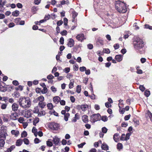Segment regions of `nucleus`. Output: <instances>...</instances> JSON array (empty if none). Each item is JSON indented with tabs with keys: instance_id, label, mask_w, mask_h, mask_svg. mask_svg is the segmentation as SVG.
I'll use <instances>...</instances> for the list:
<instances>
[{
	"instance_id": "nucleus-1",
	"label": "nucleus",
	"mask_w": 152,
	"mask_h": 152,
	"mask_svg": "<svg viewBox=\"0 0 152 152\" xmlns=\"http://www.w3.org/2000/svg\"><path fill=\"white\" fill-rule=\"evenodd\" d=\"M134 46L135 49L137 52L140 54H142L145 52L143 48V42L142 40L139 37H137L134 41Z\"/></svg>"
},
{
	"instance_id": "nucleus-2",
	"label": "nucleus",
	"mask_w": 152,
	"mask_h": 152,
	"mask_svg": "<svg viewBox=\"0 0 152 152\" xmlns=\"http://www.w3.org/2000/svg\"><path fill=\"white\" fill-rule=\"evenodd\" d=\"M18 102L20 106L24 109L29 108L31 106V101L29 98L22 97L19 98Z\"/></svg>"
},
{
	"instance_id": "nucleus-3",
	"label": "nucleus",
	"mask_w": 152,
	"mask_h": 152,
	"mask_svg": "<svg viewBox=\"0 0 152 152\" xmlns=\"http://www.w3.org/2000/svg\"><path fill=\"white\" fill-rule=\"evenodd\" d=\"M115 9L120 13H124L127 11L126 4L123 2L117 1L115 3Z\"/></svg>"
},
{
	"instance_id": "nucleus-4",
	"label": "nucleus",
	"mask_w": 152,
	"mask_h": 152,
	"mask_svg": "<svg viewBox=\"0 0 152 152\" xmlns=\"http://www.w3.org/2000/svg\"><path fill=\"white\" fill-rule=\"evenodd\" d=\"M103 0H94V7L96 11H102L104 9Z\"/></svg>"
},
{
	"instance_id": "nucleus-5",
	"label": "nucleus",
	"mask_w": 152,
	"mask_h": 152,
	"mask_svg": "<svg viewBox=\"0 0 152 152\" xmlns=\"http://www.w3.org/2000/svg\"><path fill=\"white\" fill-rule=\"evenodd\" d=\"M101 118V115L99 113L94 114L90 116V121L91 122L94 123L99 121Z\"/></svg>"
},
{
	"instance_id": "nucleus-6",
	"label": "nucleus",
	"mask_w": 152,
	"mask_h": 152,
	"mask_svg": "<svg viewBox=\"0 0 152 152\" xmlns=\"http://www.w3.org/2000/svg\"><path fill=\"white\" fill-rule=\"evenodd\" d=\"M49 128L53 130H57L59 128V125L54 122H51L48 125Z\"/></svg>"
},
{
	"instance_id": "nucleus-7",
	"label": "nucleus",
	"mask_w": 152,
	"mask_h": 152,
	"mask_svg": "<svg viewBox=\"0 0 152 152\" xmlns=\"http://www.w3.org/2000/svg\"><path fill=\"white\" fill-rule=\"evenodd\" d=\"M76 38L79 41H82L84 39H85V38L84 36V34H83L77 35Z\"/></svg>"
},
{
	"instance_id": "nucleus-8",
	"label": "nucleus",
	"mask_w": 152,
	"mask_h": 152,
	"mask_svg": "<svg viewBox=\"0 0 152 152\" xmlns=\"http://www.w3.org/2000/svg\"><path fill=\"white\" fill-rule=\"evenodd\" d=\"M74 45V41L72 38L68 39V42L67 44L68 46L70 47H72Z\"/></svg>"
},
{
	"instance_id": "nucleus-9",
	"label": "nucleus",
	"mask_w": 152,
	"mask_h": 152,
	"mask_svg": "<svg viewBox=\"0 0 152 152\" xmlns=\"http://www.w3.org/2000/svg\"><path fill=\"white\" fill-rule=\"evenodd\" d=\"M19 107L18 105L16 103H14L12 105V110L15 112L17 111Z\"/></svg>"
},
{
	"instance_id": "nucleus-10",
	"label": "nucleus",
	"mask_w": 152,
	"mask_h": 152,
	"mask_svg": "<svg viewBox=\"0 0 152 152\" xmlns=\"http://www.w3.org/2000/svg\"><path fill=\"white\" fill-rule=\"evenodd\" d=\"M18 116L16 113H12L10 115V119L12 120H17Z\"/></svg>"
},
{
	"instance_id": "nucleus-11",
	"label": "nucleus",
	"mask_w": 152,
	"mask_h": 152,
	"mask_svg": "<svg viewBox=\"0 0 152 152\" xmlns=\"http://www.w3.org/2000/svg\"><path fill=\"white\" fill-rule=\"evenodd\" d=\"M53 141L54 143L56 145H58L60 142L59 139L56 136L53 137Z\"/></svg>"
},
{
	"instance_id": "nucleus-12",
	"label": "nucleus",
	"mask_w": 152,
	"mask_h": 152,
	"mask_svg": "<svg viewBox=\"0 0 152 152\" xmlns=\"http://www.w3.org/2000/svg\"><path fill=\"white\" fill-rule=\"evenodd\" d=\"M115 59L118 62L121 61L123 59V56L121 55H116L115 58Z\"/></svg>"
},
{
	"instance_id": "nucleus-13",
	"label": "nucleus",
	"mask_w": 152,
	"mask_h": 152,
	"mask_svg": "<svg viewBox=\"0 0 152 152\" xmlns=\"http://www.w3.org/2000/svg\"><path fill=\"white\" fill-rule=\"evenodd\" d=\"M60 100V98L58 96L54 97L53 99V102L56 104H58Z\"/></svg>"
},
{
	"instance_id": "nucleus-14",
	"label": "nucleus",
	"mask_w": 152,
	"mask_h": 152,
	"mask_svg": "<svg viewBox=\"0 0 152 152\" xmlns=\"http://www.w3.org/2000/svg\"><path fill=\"white\" fill-rule=\"evenodd\" d=\"M82 119L83 121L85 123H87L88 122V116L86 115H84L82 117Z\"/></svg>"
},
{
	"instance_id": "nucleus-15",
	"label": "nucleus",
	"mask_w": 152,
	"mask_h": 152,
	"mask_svg": "<svg viewBox=\"0 0 152 152\" xmlns=\"http://www.w3.org/2000/svg\"><path fill=\"white\" fill-rule=\"evenodd\" d=\"M101 148L102 149L105 151L108 150L109 148L108 146L105 143H103L102 144Z\"/></svg>"
},
{
	"instance_id": "nucleus-16",
	"label": "nucleus",
	"mask_w": 152,
	"mask_h": 152,
	"mask_svg": "<svg viewBox=\"0 0 152 152\" xmlns=\"http://www.w3.org/2000/svg\"><path fill=\"white\" fill-rule=\"evenodd\" d=\"M23 142V140H22L21 139L18 140L16 142V145L18 146H20L22 144Z\"/></svg>"
},
{
	"instance_id": "nucleus-17",
	"label": "nucleus",
	"mask_w": 152,
	"mask_h": 152,
	"mask_svg": "<svg viewBox=\"0 0 152 152\" xmlns=\"http://www.w3.org/2000/svg\"><path fill=\"white\" fill-rule=\"evenodd\" d=\"M119 134L118 133L115 134L113 136V139L116 142H118V141L119 139Z\"/></svg>"
},
{
	"instance_id": "nucleus-18",
	"label": "nucleus",
	"mask_w": 152,
	"mask_h": 152,
	"mask_svg": "<svg viewBox=\"0 0 152 152\" xmlns=\"http://www.w3.org/2000/svg\"><path fill=\"white\" fill-rule=\"evenodd\" d=\"M11 133L12 134L14 135L15 137H17L19 134V132L18 130H13L11 131Z\"/></svg>"
},
{
	"instance_id": "nucleus-19",
	"label": "nucleus",
	"mask_w": 152,
	"mask_h": 152,
	"mask_svg": "<svg viewBox=\"0 0 152 152\" xmlns=\"http://www.w3.org/2000/svg\"><path fill=\"white\" fill-rule=\"evenodd\" d=\"M38 104L41 108H43L46 106V104L44 102H39Z\"/></svg>"
},
{
	"instance_id": "nucleus-20",
	"label": "nucleus",
	"mask_w": 152,
	"mask_h": 152,
	"mask_svg": "<svg viewBox=\"0 0 152 152\" xmlns=\"http://www.w3.org/2000/svg\"><path fill=\"white\" fill-rule=\"evenodd\" d=\"M60 3L62 5H63L65 4L68 5L69 4V1L68 0H66V1L63 0L60 1Z\"/></svg>"
},
{
	"instance_id": "nucleus-21",
	"label": "nucleus",
	"mask_w": 152,
	"mask_h": 152,
	"mask_svg": "<svg viewBox=\"0 0 152 152\" xmlns=\"http://www.w3.org/2000/svg\"><path fill=\"white\" fill-rule=\"evenodd\" d=\"M31 116V114L29 111L26 112L25 114V117L27 118H28Z\"/></svg>"
},
{
	"instance_id": "nucleus-22",
	"label": "nucleus",
	"mask_w": 152,
	"mask_h": 152,
	"mask_svg": "<svg viewBox=\"0 0 152 152\" xmlns=\"http://www.w3.org/2000/svg\"><path fill=\"white\" fill-rule=\"evenodd\" d=\"M88 107V106L87 104L82 105V110L83 111H85L87 110Z\"/></svg>"
},
{
	"instance_id": "nucleus-23",
	"label": "nucleus",
	"mask_w": 152,
	"mask_h": 152,
	"mask_svg": "<svg viewBox=\"0 0 152 152\" xmlns=\"http://www.w3.org/2000/svg\"><path fill=\"white\" fill-rule=\"evenodd\" d=\"M70 114L68 113H66V114L64 115V119L66 121H67L68 120V118L69 117Z\"/></svg>"
},
{
	"instance_id": "nucleus-24",
	"label": "nucleus",
	"mask_w": 152,
	"mask_h": 152,
	"mask_svg": "<svg viewBox=\"0 0 152 152\" xmlns=\"http://www.w3.org/2000/svg\"><path fill=\"white\" fill-rule=\"evenodd\" d=\"M39 121V118L37 117L35 118L33 122V124L34 125L36 126V124Z\"/></svg>"
},
{
	"instance_id": "nucleus-25",
	"label": "nucleus",
	"mask_w": 152,
	"mask_h": 152,
	"mask_svg": "<svg viewBox=\"0 0 152 152\" xmlns=\"http://www.w3.org/2000/svg\"><path fill=\"white\" fill-rule=\"evenodd\" d=\"M15 145H12L10 146V147L8 148L7 151V152H11L15 148Z\"/></svg>"
},
{
	"instance_id": "nucleus-26",
	"label": "nucleus",
	"mask_w": 152,
	"mask_h": 152,
	"mask_svg": "<svg viewBox=\"0 0 152 152\" xmlns=\"http://www.w3.org/2000/svg\"><path fill=\"white\" fill-rule=\"evenodd\" d=\"M45 111L44 110H42L40 112H39L38 113V117H41L42 116L44 115H45Z\"/></svg>"
},
{
	"instance_id": "nucleus-27",
	"label": "nucleus",
	"mask_w": 152,
	"mask_h": 152,
	"mask_svg": "<svg viewBox=\"0 0 152 152\" xmlns=\"http://www.w3.org/2000/svg\"><path fill=\"white\" fill-rule=\"evenodd\" d=\"M8 117L7 115H4L2 119L4 122H8L9 121L8 119L7 118V117Z\"/></svg>"
},
{
	"instance_id": "nucleus-28",
	"label": "nucleus",
	"mask_w": 152,
	"mask_h": 152,
	"mask_svg": "<svg viewBox=\"0 0 152 152\" xmlns=\"http://www.w3.org/2000/svg\"><path fill=\"white\" fill-rule=\"evenodd\" d=\"M7 104L5 103H1V108L2 109L4 110L6 108L7 106Z\"/></svg>"
},
{
	"instance_id": "nucleus-29",
	"label": "nucleus",
	"mask_w": 152,
	"mask_h": 152,
	"mask_svg": "<svg viewBox=\"0 0 152 152\" xmlns=\"http://www.w3.org/2000/svg\"><path fill=\"white\" fill-rule=\"evenodd\" d=\"M37 99L39 102H44L43 101L44 100V97L42 96H40L37 98Z\"/></svg>"
},
{
	"instance_id": "nucleus-30",
	"label": "nucleus",
	"mask_w": 152,
	"mask_h": 152,
	"mask_svg": "<svg viewBox=\"0 0 152 152\" xmlns=\"http://www.w3.org/2000/svg\"><path fill=\"white\" fill-rule=\"evenodd\" d=\"M19 14V11L18 10H16L12 12V15L14 16L17 17Z\"/></svg>"
},
{
	"instance_id": "nucleus-31",
	"label": "nucleus",
	"mask_w": 152,
	"mask_h": 152,
	"mask_svg": "<svg viewBox=\"0 0 152 152\" xmlns=\"http://www.w3.org/2000/svg\"><path fill=\"white\" fill-rule=\"evenodd\" d=\"M79 119V115L77 113H76L75 115V117L72 120V121L74 122H76L77 121V120Z\"/></svg>"
},
{
	"instance_id": "nucleus-32",
	"label": "nucleus",
	"mask_w": 152,
	"mask_h": 152,
	"mask_svg": "<svg viewBox=\"0 0 152 152\" xmlns=\"http://www.w3.org/2000/svg\"><path fill=\"white\" fill-rule=\"evenodd\" d=\"M144 94L145 96L147 97H148L150 95V91L146 90L145 91Z\"/></svg>"
},
{
	"instance_id": "nucleus-33",
	"label": "nucleus",
	"mask_w": 152,
	"mask_h": 152,
	"mask_svg": "<svg viewBox=\"0 0 152 152\" xmlns=\"http://www.w3.org/2000/svg\"><path fill=\"white\" fill-rule=\"evenodd\" d=\"M123 147L122 144L121 143H118L117 145V148L120 150L122 149Z\"/></svg>"
},
{
	"instance_id": "nucleus-34",
	"label": "nucleus",
	"mask_w": 152,
	"mask_h": 152,
	"mask_svg": "<svg viewBox=\"0 0 152 152\" xmlns=\"http://www.w3.org/2000/svg\"><path fill=\"white\" fill-rule=\"evenodd\" d=\"M5 143L4 141L2 139H0V146L1 147H3L4 146V145Z\"/></svg>"
},
{
	"instance_id": "nucleus-35",
	"label": "nucleus",
	"mask_w": 152,
	"mask_h": 152,
	"mask_svg": "<svg viewBox=\"0 0 152 152\" xmlns=\"http://www.w3.org/2000/svg\"><path fill=\"white\" fill-rule=\"evenodd\" d=\"M72 18H76L78 15V13L75 11H73L72 12Z\"/></svg>"
},
{
	"instance_id": "nucleus-36",
	"label": "nucleus",
	"mask_w": 152,
	"mask_h": 152,
	"mask_svg": "<svg viewBox=\"0 0 152 152\" xmlns=\"http://www.w3.org/2000/svg\"><path fill=\"white\" fill-rule=\"evenodd\" d=\"M27 132L25 131H24L21 134V137H25L27 136Z\"/></svg>"
},
{
	"instance_id": "nucleus-37",
	"label": "nucleus",
	"mask_w": 152,
	"mask_h": 152,
	"mask_svg": "<svg viewBox=\"0 0 152 152\" xmlns=\"http://www.w3.org/2000/svg\"><path fill=\"white\" fill-rule=\"evenodd\" d=\"M23 140L25 144L27 145H28L29 144V141L28 140L27 138H25Z\"/></svg>"
},
{
	"instance_id": "nucleus-38",
	"label": "nucleus",
	"mask_w": 152,
	"mask_h": 152,
	"mask_svg": "<svg viewBox=\"0 0 152 152\" xmlns=\"http://www.w3.org/2000/svg\"><path fill=\"white\" fill-rule=\"evenodd\" d=\"M81 90V86L79 85H78L77 86L76 91L77 93H80Z\"/></svg>"
},
{
	"instance_id": "nucleus-39",
	"label": "nucleus",
	"mask_w": 152,
	"mask_h": 152,
	"mask_svg": "<svg viewBox=\"0 0 152 152\" xmlns=\"http://www.w3.org/2000/svg\"><path fill=\"white\" fill-rule=\"evenodd\" d=\"M102 120L104 122H105L108 120V118L106 116H103L101 118Z\"/></svg>"
},
{
	"instance_id": "nucleus-40",
	"label": "nucleus",
	"mask_w": 152,
	"mask_h": 152,
	"mask_svg": "<svg viewBox=\"0 0 152 152\" xmlns=\"http://www.w3.org/2000/svg\"><path fill=\"white\" fill-rule=\"evenodd\" d=\"M131 135V133H127L126 134V141L129 139L130 136Z\"/></svg>"
},
{
	"instance_id": "nucleus-41",
	"label": "nucleus",
	"mask_w": 152,
	"mask_h": 152,
	"mask_svg": "<svg viewBox=\"0 0 152 152\" xmlns=\"http://www.w3.org/2000/svg\"><path fill=\"white\" fill-rule=\"evenodd\" d=\"M34 113H39V110L38 108V107H37L34 108Z\"/></svg>"
},
{
	"instance_id": "nucleus-42",
	"label": "nucleus",
	"mask_w": 152,
	"mask_h": 152,
	"mask_svg": "<svg viewBox=\"0 0 152 152\" xmlns=\"http://www.w3.org/2000/svg\"><path fill=\"white\" fill-rule=\"evenodd\" d=\"M47 106L48 107V108L51 110L53 108V104L51 103H48L47 105Z\"/></svg>"
},
{
	"instance_id": "nucleus-43",
	"label": "nucleus",
	"mask_w": 152,
	"mask_h": 152,
	"mask_svg": "<svg viewBox=\"0 0 152 152\" xmlns=\"http://www.w3.org/2000/svg\"><path fill=\"white\" fill-rule=\"evenodd\" d=\"M86 69V68L85 67L83 66L80 67L79 68L81 72H83L84 71H85Z\"/></svg>"
},
{
	"instance_id": "nucleus-44",
	"label": "nucleus",
	"mask_w": 152,
	"mask_h": 152,
	"mask_svg": "<svg viewBox=\"0 0 152 152\" xmlns=\"http://www.w3.org/2000/svg\"><path fill=\"white\" fill-rule=\"evenodd\" d=\"M7 89L3 86H0V91L2 92H4L7 91Z\"/></svg>"
},
{
	"instance_id": "nucleus-45",
	"label": "nucleus",
	"mask_w": 152,
	"mask_h": 152,
	"mask_svg": "<svg viewBox=\"0 0 152 152\" xmlns=\"http://www.w3.org/2000/svg\"><path fill=\"white\" fill-rule=\"evenodd\" d=\"M121 140L123 141H126L125 135V134H123L121 137Z\"/></svg>"
},
{
	"instance_id": "nucleus-46",
	"label": "nucleus",
	"mask_w": 152,
	"mask_h": 152,
	"mask_svg": "<svg viewBox=\"0 0 152 152\" xmlns=\"http://www.w3.org/2000/svg\"><path fill=\"white\" fill-rule=\"evenodd\" d=\"M147 113L149 117L150 118V120L152 121V113H151L149 111L147 112Z\"/></svg>"
},
{
	"instance_id": "nucleus-47",
	"label": "nucleus",
	"mask_w": 152,
	"mask_h": 152,
	"mask_svg": "<svg viewBox=\"0 0 152 152\" xmlns=\"http://www.w3.org/2000/svg\"><path fill=\"white\" fill-rule=\"evenodd\" d=\"M140 90L142 91H143L145 89V87L142 85H140L139 87Z\"/></svg>"
},
{
	"instance_id": "nucleus-48",
	"label": "nucleus",
	"mask_w": 152,
	"mask_h": 152,
	"mask_svg": "<svg viewBox=\"0 0 152 152\" xmlns=\"http://www.w3.org/2000/svg\"><path fill=\"white\" fill-rule=\"evenodd\" d=\"M103 51H104L105 53H110V50L109 49L104 48L103 49Z\"/></svg>"
},
{
	"instance_id": "nucleus-49",
	"label": "nucleus",
	"mask_w": 152,
	"mask_h": 152,
	"mask_svg": "<svg viewBox=\"0 0 152 152\" xmlns=\"http://www.w3.org/2000/svg\"><path fill=\"white\" fill-rule=\"evenodd\" d=\"M60 33L62 36L66 35L67 34V31L66 30H64L61 31Z\"/></svg>"
},
{
	"instance_id": "nucleus-50",
	"label": "nucleus",
	"mask_w": 152,
	"mask_h": 152,
	"mask_svg": "<svg viewBox=\"0 0 152 152\" xmlns=\"http://www.w3.org/2000/svg\"><path fill=\"white\" fill-rule=\"evenodd\" d=\"M145 28H148L149 29H152V26H150L148 24H145Z\"/></svg>"
},
{
	"instance_id": "nucleus-51",
	"label": "nucleus",
	"mask_w": 152,
	"mask_h": 152,
	"mask_svg": "<svg viewBox=\"0 0 152 152\" xmlns=\"http://www.w3.org/2000/svg\"><path fill=\"white\" fill-rule=\"evenodd\" d=\"M107 129L105 127H103L102 128V131L103 133H105L107 132Z\"/></svg>"
},
{
	"instance_id": "nucleus-52",
	"label": "nucleus",
	"mask_w": 152,
	"mask_h": 152,
	"mask_svg": "<svg viewBox=\"0 0 152 152\" xmlns=\"http://www.w3.org/2000/svg\"><path fill=\"white\" fill-rule=\"evenodd\" d=\"M47 92V89L45 87L43 88V89L42 90V92L43 94H45Z\"/></svg>"
},
{
	"instance_id": "nucleus-53",
	"label": "nucleus",
	"mask_w": 152,
	"mask_h": 152,
	"mask_svg": "<svg viewBox=\"0 0 152 152\" xmlns=\"http://www.w3.org/2000/svg\"><path fill=\"white\" fill-rule=\"evenodd\" d=\"M131 115L129 114L128 115H126L124 118V120L125 121H127L129 120L130 117Z\"/></svg>"
},
{
	"instance_id": "nucleus-54",
	"label": "nucleus",
	"mask_w": 152,
	"mask_h": 152,
	"mask_svg": "<svg viewBox=\"0 0 152 152\" xmlns=\"http://www.w3.org/2000/svg\"><path fill=\"white\" fill-rule=\"evenodd\" d=\"M63 21L61 20H60L58 21L57 22V25L58 26H60L63 24Z\"/></svg>"
},
{
	"instance_id": "nucleus-55",
	"label": "nucleus",
	"mask_w": 152,
	"mask_h": 152,
	"mask_svg": "<svg viewBox=\"0 0 152 152\" xmlns=\"http://www.w3.org/2000/svg\"><path fill=\"white\" fill-rule=\"evenodd\" d=\"M85 144L86 143L85 142L82 143L78 145H77L78 147L79 148H82Z\"/></svg>"
},
{
	"instance_id": "nucleus-56",
	"label": "nucleus",
	"mask_w": 152,
	"mask_h": 152,
	"mask_svg": "<svg viewBox=\"0 0 152 152\" xmlns=\"http://www.w3.org/2000/svg\"><path fill=\"white\" fill-rule=\"evenodd\" d=\"M40 142V140L38 138H35L34 140V142L36 144L39 143Z\"/></svg>"
},
{
	"instance_id": "nucleus-57",
	"label": "nucleus",
	"mask_w": 152,
	"mask_h": 152,
	"mask_svg": "<svg viewBox=\"0 0 152 152\" xmlns=\"http://www.w3.org/2000/svg\"><path fill=\"white\" fill-rule=\"evenodd\" d=\"M24 121V118L22 117H20L18 119V121L20 123H22Z\"/></svg>"
},
{
	"instance_id": "nucleus-58",
	"label": "nucleus",
	"mask_w": 152,
	"mask_h": 152,
	"mask_svg": "<svg viewBox=\"0 0 152 152\" xmlns=\"http://www.w3.org/2000/svg\"><path fill=\"white\" fill-rule=\"evenodd\" d=\"M53 77H54L51 74H50L47 77V79L49 80L53 79Z\"/></svg>"
},
{
	"instance_id": "nucleus-59",
	"label": "nucleus",
	"mask_w": 152,
	"mask_h": 152,
	"mask_svg": "<svg viewBox=\"0 0 152 152\" xmlns=\"http://www.w3.org/2000/svg\"><path fill=\"white\" fill-rule=\"evenodd\" d=\"M70 70V68L69 67H66L64 69V71L66 73H68L69 72Z\"/></svg>"
},
{
	"instance_id": "nucleus-60",
	"label": "nucleus",
	"mask_w": 152,
	"mask_h": 152,
	"mask_svg": "<svg viewBox=\"0 0 152 152\" xmlns=\"http://www.w3.org/2000/svg\"><path fill=\"white\" fill-rule=\"evenodd\" d=\"M47 145L49 147H51L52 146L53 144L51 142L48 141L47 142Z\"/></svg>"
},
{
	"instance_id": "nucleus-61",
	"label": "nucleus",
	"mask_w": 152,
	"mask_h": 152,
	"mask_svg": "<svg viewBox=\"0 0 152 152\" xmlns=\"http://www.w3.org/2000/svg\"><path fill=\"white\" fill-rule=\"evenodd\" d=\"M64 38L63 37H61L60 38V43L61 45H63L64 43Z\"/></svg>"
},
{
	"instance_id": "nucleus-62",
	"label": "nucleus",
	"mask_w": 152,
	"mask_h": 152,
	"mask_svg": "<svg viewBox=\"0 0 152 152\" xmlns=\"http://www.w3.org/2000/svg\"><path fill=\"white\" fill-rule=\"evenodd\" d=\"M73 85H74V81L73 82H70L69 83V88H73Z\"/></svg>"
},
{
	"instance_id": "nucleus-63",
	"label": "nucleus",
	"mask_w": 152,
	"mask_h": 152,
	"mask_svg": "<svg viewBox=\"0 0 152 152\" xmlns=\"http://www.w3.org/2000/svg\"><path fill=\"white\" fill-rule=\"evenodd\" d=\"M13 84L15 86H18L19 84L18 82L16 80H14L12 81Z\"/></svg>"
},
{
	"instance_id": "nucleus-64",
	"label": "nucleus",
	"mask_w": 152,
	"mask_h": 152,
	"mask_svg": "<svg viewBox=\"0 0 152 152\" xmlns=\"http://www.w3.org/2000/svg\"><path fill=\"white\" fill-rule=\"evenodd\" d=\"M113 47L115 50L118 49L119 47L118 44H116L114 45Z\"/></svg>"
}]
</instances>
